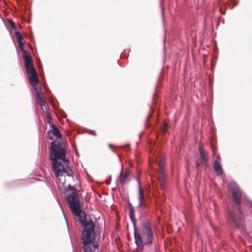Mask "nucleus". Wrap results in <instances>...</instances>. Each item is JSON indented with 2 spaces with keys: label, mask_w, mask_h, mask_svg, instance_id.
<instances>
[{
  "label": "nucleus",
  "mask_w": 252,
  "mask_h": 252,
  "mask_svg": "<svg viewBox=\"0 0 252 252\" xmlns=\"http://www.w3.org/2000/svg\"><path fill=\"white\" fill-rule=\"evenodd\" d=\"M50 158L52 160L53 171L58 179L57 183L59 186H63L65 183V176H71L72 171L69 166V160L65 158V151L59 145H56L54 142H52L50 147Z\"/></svg>",
  "instance_id": "nucleus-1"
},
{
  "label": "nucleus",
  "mask_w": 252,
  "mask_h": 252,
  "mask_svg": "<svg viewBox=\"0 0 252 252\" xmlns=\"http://www.w3.org/2000/svg\"><path fill=\"white\" fill-rule=\"evenodd\" d=\"M128 208L129 211V217L133 225L135 243L137 247L143 251L145 246L149 247L153 243L154 236L151 226L148 221L143 220L138 229L134 208L130 203L128 204Z\"/></svg>",
  "instance_id": "nucleus-2"
},
{
  "label": "nucleus",
  "mask_w": 252,
  "mask_h": 252,
  "mask_svg": "<svg viewBox=\"0 0 252 252\" xmlns=\"http://www.w3.org/2000/svg\"><path fill=\"white\" fill-rule=\"evenodd\" d=\"M66 200L70 210L77 217V219L81 225L84 227L83 231L90 230L91 233L94 232V225L92 220L87 221L85 213L81 209L79 195L75 188L68 185L66 190Z\"/></svg>",
  "instance_id": "nucleus-3"
},
{
  "label": "nucleus",
  "mask_w": 252,
  "mask_h": 252,
  "mask_svg": "<svg viewBox=\"0 0 252 252\" xmlns=\"http://www.w3.org/2000/svg\"><path fill=\"white\" fill-rule=\"evenodd\" d=\"M231 191L233 201L235 204L238 206L239 215H236L234 212L229 211L228 212L229 217L235 227H239L240 226L242 220L243 219L242 210L240 207L242 193L240 188L235 185L231 187Z\"/></svg>",
  "instance_id": "nucleus-4"
},
{
  "label": "nucleus",
  "mask_w": 252,
  "mask_h": 252,
  "mask_svg": "<svg viewBox=\"0 0 252 252\" xmlns=\"http://www.w3.org/2000/svg\"><path fill=\"white\" fill-rule=\"evenodd\" d=\"M23 58L25 62L26 71L29 76V80L34 88L39 83L37 73L34 67L32 56L29 52L23 50Z\"/></svg>",
  "instance_id": "nucleus-5"
},
{
  "label": "nucleus",
  "mask_w": 252,
  "mask_h": 252,
  "mask_svg": "<svg viewBox=\"0 0 252 252\" xmlns=\"http://www.w3.org/2000/svg\"><path fill=\"white\" fill-rule=\"evenodd\" d=\"M94 232L91 233L90 230L82 231L81 240L84 252H98L99 245L97 242L93 243L94 239Z\"/></svg>",
  "instance_id": "nucleus-6"
},
{
  "label": "nucleus",
  "mask_w": 252,
  "mask_h": 252,
  "mask_svg": "<svg viewBox=\"0 0 252 252\" xmlns=\"http://www.w3.org/2000/svg\"><path fill=\"white\" fill-rule=\"evenodd\" d=\"M138 201V207L145 212L147 204L144 195V191L140 186H139V188Z\"/></svg>",
  "instance_id": "nucleus-7"
},
{
  "label": "nucleus",
  "mask_w": 252,
  "mask_h": 252,
  "mask_svg": "<svg viewBox=\"0 0 252 252\" xmlns=\"http://www.w3.org/2000/svg\"><path fill=\"white\" fill-rule=\"evenodd\" d=\"M132 175L131 171L129 169H126L124 173L120 175L119 179L117 181L121 184H124L128 183L130 181V176Z\"/></svg>",
  "instance_id": "nucleus-8"
},
{
  "label": "nucleus",
  "mask_w": 252,
  "mask_h": 252,
  "mask_svg": "<svg viewBox=\"0 0 252 252\" xmlns=\"http://www.w3.org/2000/svg\"><path fill=\"white\" fill-rule=\"evenodd\" d=\"M34 89L36 91V103L38 105L46 103V99L44 93L41 92V89L35 87Z\"/></svg>",
  "instance_id": "nucleus-9"
},
{
  "label": "nucleus",
  "mask_w": 252,
  "mask_h": 252,
  "mask_svg": "<svg viewBox=\"0 0 252 252\" xmlns=\"http://www.w3.org/2000/svg\"><path fill=\"white\" fill-rule=\"evenodd\" d=\"M198 149L202 161L204 163L205 166H207L208 161V153L204 150L203 145L201 144H199Z\"/></svg>",
  "instance_id": "nucleus-10"
},
{
  "label": "nucleus",
  "mask_w": 252,
  "mask_h": 252,
  "mask_svg": "<svg viewBox=\"0 0 252 252\" xmlns=\"http://www.w3.org/2000/svg\"><path fill=\"white\" fill-rule=\"evenodd\" d=\"M158 180L159 182L160 186L163 189H164L165 188V177L164 175V172H163L162 171L158 173Z\"/></svg>",
  "instance_id": "nucleus-11"
},
{
  "label": "nucleus",
  "mask_w": 252,
  "mask_h": 252,
  "mask_svg": "<svg viewBox=\"0 0 252 252\" xmlns=\"http://www.w3.org/2000/svg\"><path fill=\"white\" fill-rule=\"evenodd\" d=\"M15 34L17 39V41L19 43V45L20 46V48L23 52V50H24L23 48V46L24 44V39L22 34L18 32H16L15 33Z\"/></svg>",
  "instance_id": "nucleus-12"
},
{
  "label": "nucleus",
  "mask_w": 252,
  "mask_h": 252,
  "mask_svg": "<svg viewBox=\"0 0 252 252\" xmlns=\"http://www.w3.org/2000/svg\"><path fill=\"white\" fill-rule=\"evenodd\" d=\"M214 169L217 173V175H220L222 173V169L221 164L220 163V162L217 161L215 160L214 163Z\"/></svg>",
  "instance_id": "nucleus-13"
},
{
  "label": "nucleus",
  "mask_w": 252,
  "mask_h": 252,
  "mask_svg": "<svg viewBox=\"0 0 252 252\" xmlns=\"http://www.w3.org/2000/svg\"><path fill=\"white\" fill-rule=\"evenodd\" d=\"M51 127H52V129H51L49 131V133L51 132V133H52L53 135H54L57 138H61L62 136L60 134V131H59V129L58 128V127L54 125H52L51 126Z\"/></svg>",
  "instance_id": "nucleus-14"
},
{
  "label": "nucleus",
  "mask_w": 252,
  "mask_h": 252,
  "mask_svg": "<svg viewBox=\"0 0 252 252\" xmlns=\"http://www.w3.org/2000/svg\"><path fill=\"white\" fill-rule=\"evenodd\" d=\"M159 165V171L158 173H160V171H162L163 172H164V167L165 164V160L164 158H162L160 161L158 163Z\"/></svg>",
  "instance_id": "nucleus-15"
},
{
  "label": "nucleus",
  "mask_w": 252,
  "mask_h": 252,
  "mask_svg": "<svg viewBox=\"0 0 252 252\" xmlns=\"http://www.w3.org/2000/svg\"><path fill=\"white\" fill-rule=\"evenodd\" d=\"M167 123L166 121H164L161 127V130L163 133H165L167 131Z\"/></svg>",
  "instance_id": "nucleus-16"
},
{
  "label": "nucleus",
  "mask_w": 252,
  "mask_h": 252,
  "mask_svg": "<svg viewBox=\"0 0 252 252\" xmlns=\"http://www.w3.org/2000/svg\"><path fill=\"white\" fill-rule=\"evenodd\" d=\"M40 106V109L43 111H44V109L45 110H47V108L48 107V104L47 103H43L39 105Z\"/></svg>",
  "instance_id": "nucleus-17"
},
{
  "label": "nucleus",
  "mask_w": 252,
  "mask_h": 252,
  "mask_svg": "<svg viewBox=\"0 0 252 252\" xmlns=\"http://www.w3.org/2000/svg\"><path fill=\"white\" fill-rule=\"evenodd\" d=\"M9 23L11 28H12L13 29H16V27L15 26L14 23L12 20H9Z\"/></svg>",
  "instance_id": "nucleus-18"
},
{
  "label": "nucleus",
  "mask_w": 252,
  "mask_h": 252,
  "mask_svg": "<svg viewBox=\"0 0 252 252\" xmlns=\"http://www.w3.org/2000/svg\"><path fill=\"white\" fill-rule=\"evenodd\" d=\"M152 116V113H150L148 116V118L146 120V123H148L151 118V117Z\"/></svg>",
  "instance_id": "nucleus-19"
},
{
  "label": "nucleus",
  "mask_w": 252,
  "mask_h": 252,
  "mask_svg": "<svg viewBox=\"0 0 252 252\" xmlns=\"http://www.w3.org/2000/svg\"><path fill=\"white\" fill-rule=\"evenodd\" d=\"M196 166L197 168H199L200 165V163L198 160H196L195 162Z\"/></svg>",
  "instance_id": "nucleus-20"
},
{
  "label": "nucleus",
  "mask_w": 252,
  "mask_h": 252,
  "mask_svg": "<svg viewBox=\"0 0 252 252\" xmlns=\"http://www.w3.org/2000/svg\"><path fill=\"white\" fill-rule=\"evenodd\" d=\"M46 116L48 119L51 118V115L47 111H46Z\"/></svg>",
  "instance_id": "nucleus-21"
},
{
  "label": "nucleus",
  "mask_w": 252,
  "mask_h": 252,
  "mask_svg": "<svg viewBox=\"0 0 252 252\" xmlns=\"http://www.w3.org/2000/svg\"><path fill=\"white\" fill-rule=\"evenodd\" d=\"M109 147H110V148H111L112 147V146H112V145H109Z\"/></svg>",
  "instance_id": "nucleus-22"
},
{
  "label": "nucleus",
  "mask_w": 252,
  "mask_h": 252,
  "mask_svg": "<svg viewBox=\"0 0 252 252\" xmlns=\"http://www.w3.org/2000/svg\"><path fill=\"white\" fill-rule=\"evenodd\" d=\"M111 150L114 152H116L115 150H113V149L111 148Z\"/></svg>",
  "instance_id": "nucleus-23"
},
{
  "label": "nucleus",
  "mask_w": 252,
  "mask_h": 252,
  "mask_svg": "<svg viewBox=\"0 0 252 252\" xmlns=\"http://www.w3.org/2000/svg\"><path fill=\"white\" fill-rule=\"evenodd\" d=\"M220 11L221 13L223 12V11H221V8H220Z\"/></svg>",
  "instance_id": "nucleus-24"
}]
</instances>
